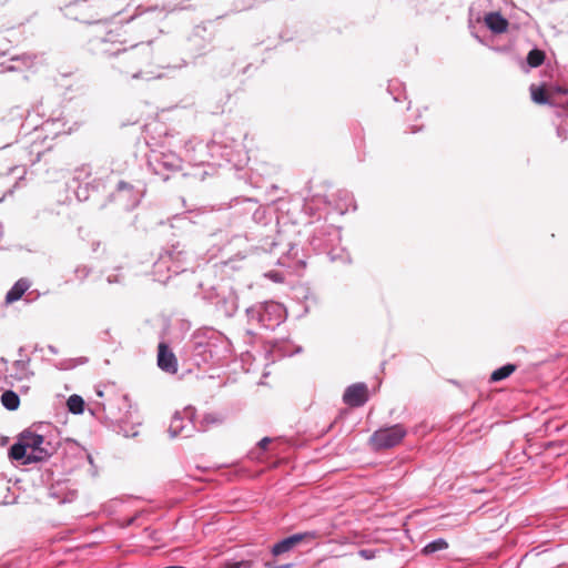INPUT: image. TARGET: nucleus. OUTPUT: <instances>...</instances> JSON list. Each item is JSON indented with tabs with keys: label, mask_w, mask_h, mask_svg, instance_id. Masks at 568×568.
<instances>
[{
	"label": "nucleus",
	"mask_w": 568,
	"mask_h": 568,
	"mask_svg": "<svg viewBox=\"0 0 568 568\" xmlns=\"http://www.w3.org/2000/svg\"><path fill=\"white\" fill-rule=\"evenodd\" d=\"M407 430L402 424L379 428L369 438V445L375 450L388 449L402 443Z\"/></svg>",
	"instance_id": "1"
},
{
	"label": "nucleus",
	"mask_w": 568,
	"mask_h": 568,
	"mask_svg": "<svg viewBox=\"0 0 568 568\" xmlns=\"http://www.w3.org/2000/svg\"><path fill=\"white\" fill-rule=\"evenodd\" d=\"M24 446L28 448V462L38 463L47 459L50 456V452L47 447H43L44 438L41 435L23 432L20 435Z\"/></svg>",
	"instance_id": "2"
},
{
	"label": "nucleus",
	"mask_w": 568,
	"mask_h": 568,
	"mask_svg": "<svg viewBox=\"0 0 568 568\" xmlns=\"http://www.w3.org/2000/svg\"><path fill=\"white\" fill-rule=\"evenodd\" d=\"M317 535L314 531H306L301 534L292 535L272 547V554L274 556H281L293 550L296 546L302 542H310L316 539Z\"/></svg>",
	"instance_id": "3"
},
{
	"label": "nucleus",
	"mask_w": 568,
	"mask_h": 568,
	"mask_svg": "<svg viewBox=\"0 0 568 568\" xmlns=\"http://www.w3.org/2000/svg\"><path fill=\"white\" fill-rule=\"evenodd\" d=\"M343 400L351 407H359L368 400V388L364 383L348 386L343 395Z\"/></svg>",
	"instance_id": "4"
},
{
	"label": "nucleus",
	"mask_w": 568,
	"mask_h": 568,
	"mask_svg": "<svg viewBox=\"0 0 568 568\" xmlns=\"http://www.w3.org/2000/svg\"><path fill=\"white\" fill-rule=\"evenodd\" d=\"M158 365L166 373L175 374L178 372V359L165 343H160L158 346Z\"/></svg>",
	"instance_id": "5"
},
{
	"label": "nucleus",
	"mask_w": 568,
	"mask_h": 568,
	"mask_svg": "<svg viewBox=\"0 0 568 568\" xmlns=\"http://www.w3.org/2000/svg\"><path fill=\"white\" fill-rule=\"evenodd\" d=\"M486 26L495 33H504L508 29V21L499 12L487 13L484 18Z\"/></svg>",
	"instance_id": "6"
},
{
	"label": "nucleus",
	"mask_w": 568,
	"mask_h": 568,
	"mask_svg": "<svg viewBox=\"0 0 568 568\" xmlns=\"http://www.w3.org/2000/svg\"><path fill=\"white\" fill-rule=\"evenodd\" d=\"M104 52H109V50H104ZM120 52L123 54V61L133 62L138 67L148 62V57L145 54H141V52L138 50V47H132L131 50L116 49L114 51H110L111 54H118Z\"/></svg>",
	"instance_id": "7"
},
{
	"label": "nucleus",
	"mask_w": 568,
	"mask_h": 568,
	"mask_svg": "<svg viewBox=\"0 0 568 568\" xmlns=\"http://www.w3.org/2000/svg\"><path fill=\"white\" fill-rule=\"evenodd\" d=\"M30 283L26 278L18 280L6 295V303L11 304L22 297L29 290Z\"/></svg>",
	"instance_id": "8"
},
{
	"label": "nucleus",
	"mask_w": 568,
	"mask_h": 568,
	"mask_svg": "<svg viewBox=\"0 0 568 568\" xmlns=\"http://www.w3.org/2000/svg\"><path fill=\"white\" fill-rule=\"evenodd\" d=\"M531 99L537 104H550L554 105L551 92L546 90L545 87H537L532 84L530 87Z\"/></svg>",
	"instance_id": "9"
},
{
	"label": "nucleus",
	"mask_w": 568,
	"mask_h": 568,
	"mask_svg": "<svg viewBox=\"0 0 568 568\" xmlns=\"http://www.w3.org/2000/svg\"><path fill=\"white\" fill-rule=\"evenodd\" d=\"M28 448L24 446V443L22 442L21 437L19 438V442L11 446L9 450L10 458L14 460H22L23 465L30 464L28 462Z\"/></svg>",
	"instance_id": "10"
},
{
	"label": "nucleus",
	"mask_w": 568,
	"mask_h": 568,
	"mask_svg": "<svg viewBox=\"0 0 568 568\" xmlns=\"http://www.w3.org/2000/svg\"><path fill=\"white\" fill-rule=\"evenodd\" d=\"M516 368L517 366L515 364H507L495 369L490 375V382H500L509 377L516 371Z\"/></svg>",
	"instance_id": "11"
},
{
	"label": "nucleus",
	"mask_w": 568,
	"mask_h": 568,
	"mask_svg": "<svg viewBox=\"0 0 568 568\" xmlns=\"http://www.w3.org/2000/svg\"><path fill=\"white\" fill-rule=\"evenodd\" d=\"M1 403L7 409L14 410L20 405V398L14 392L6 390L1 395Z\"/></svg>",
	"instance_id": "12"
},
{
	"label": "nucleus",
	"mask_w": 568,
	"mask_h": 568,
	"mask_svg": "<svg viewBox=\"0 0 568 568\" xmlns=\"http://www.w3.org/2000/svg\"><path fill=\"white\" fill-rule=\"evenodd\" d=\"M546 54L542 50L532 49L527 55V63L531 68L540 67L545 61Z\"/></svg>",
	"instance_id": "13"
},
{
	"label": "nucleus",
	"mask_w": 568,
	"mask_h": 568,
	"mask_svg": "<svg viewBox=\"0 0 568 568\" xmlns=\"http://www.w3.org/2000/svg\"><path fill=\"white\" fill-rule=\"evenodd\" d=\"M68 408L73 414H81L84 410V400L79 395H72L67 402Z\"/></svg>",
	"instance_id": "14"
},
{
	"label": "nucleus",
	"mask_w": 568,
	"mask_h": 568,
	"mask_svg": "<svg viewBox=\"0 0 568 568\" xmlns=\"http://www.w3.org/2000/svg\"><path fill=\"white\" fill-rule=\"evenodd\" d=\"M447 548H448V542L445 539L439 538L437 540H434V541L427 544L423 548V554L430 555V554H434L436 551H440V550H444Z\"/></svg>",
	"instance_id": "15"
},
{
	"label": "nucleus",
	"mask_w": 568,
	"mask_h": 568,
	"mask_svg": "<svg viewBox=\"0 0 568 568\" xmlns=\"http://www.w3.org/2000/svg\"><path fill=\"white\" fill-rule=\"evenodd\" d=\"M253 562L251 560L241 561H225L223 568H252Z\"/></svg>",
	"instance_id": "16"
},
{
	"label": "nucleus",
	"mask_w": 568,
	"mask_h": 568,
	"mask_svg": "<svg viewBox=\"0 0 568 568\" xmlns=\"http://www.w3.org/2000/svg\"><path fill=\"white\" fill-rule=\"evenodd\" d=\"M120 34L114 31V30H110L106 34V38L104 39V42H111V43H115V42H119V43H122L123 41H120L116 39V37H119Z\"/></svg>",
	"instance_id": "17"
},
{
	"label": "nucleus",
	"mask_w": 568,
	"mask_h": 568,
	"mask_svg": "<svg viewBox=\"0 0 568 568\" xmlns=\"http://www.w3.org/2000/svg\"><path fill=\"white\" fill-rule=\"evenodd\" d=\"M549 91L551 92V97L555 93H558V94H567L568 93V89L562 88V87H556V88L550 89Z\"/></svg>",
	"instance_id": "18"
},
{
	"label": "nucleus",
	"mask_w": 568,
	"mask_h": 568,
	"mask_svg": "<svg viewBox=\"0 0 568 568\" xmlns=\"http://www.w3.org/2000/svg\"><path fill=\"white\" fill-rule=\"evenodd\" d=\"M359 555L365 559H372L374 558V551L371 549H363L359 551Z\"/></svg>",
	"instance_id": "19"
},
{
	"label": "nucleus",
	"mask_w": 568,
	"mask_h": 568,
	"mask_svg": "<svg viewBox=\"0 0 568 568\" xmlns=\"http://www.w3.org/2000/svg\"><path fill=\"white\" fill-rule=\"evenodd\" d=\"M265 567H266V568H291V567H292V565L287 564V565L278 566V565H276L275 562L266 561V562H265Z\"/></svg>",
	"instance_id": "20"
},
{
	"label": "nucleus",
	"mask_w": 568,
	"mask_h": 568,
	"mask_svg": "<svg viewBox=\"0 0 568 568\" xmlns=\"http://www.w3.org/2000/svg\"><path fill=\"white\" fill-rule=\"evenodd\" d=\"M271 442H272V439H271V438H268V437H264V438H262V439L260 440V443H258V447H260L261 449H266V448H267V446H268V444H270Z\"/></svg>",
	"instance_id": "21"
},
{
	"label": "nucleus",
	"mask_w": 568,
	"mask_h": 568,
	"mask_svg": "<svg viewBox=\"0 0 568 568\" xmlns=\"http://www.w3.org/2000/svg\"><path fill=\"white\" fill-rule=\"evenodd\" d=\"M204 420L207 422V423L209 422L214 423L216 419L214 417H212V416H205Z\"/></svg>",
	"instance_id": "22"
},
{
	"label": "nucleus",
	"mask_w": 568,
	"mask_h": 568,
	"mask_svg": "<svg viewBox=\"0 0 568 568\" xmlns=\"http://www.w3.org/2000/svg\"><path fill=\"white\" fill-rule=\"evenodd\" d=\"M154 534H155V532H151V534H150L151 539H158V538H156V535H154Z\"/></svg>",
	"instance_id": "23"
},
{
	"label": "nucleus",
	"mask_w": 568,
	"mask_h": 568,
	"mask_svg": "<svg viewBox=\"0 0 568 568\" xmlns=\"http://www.w3.org/2000/svg\"><path fill=\"white\" fill-rule=\"evenodd\" d=\"M154 534H155V532H151V534H150L151 539H158V538H156V535H154Z\"/></svg>",
	"instance_id": "24"
}]
</instances>
